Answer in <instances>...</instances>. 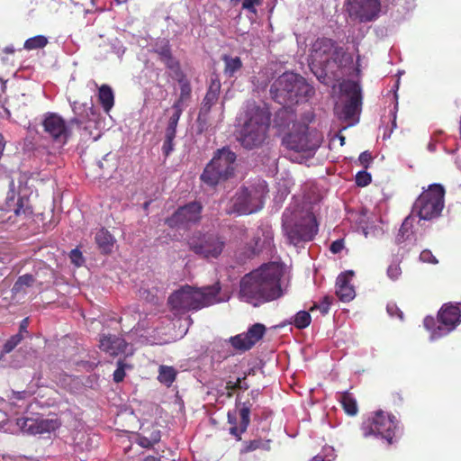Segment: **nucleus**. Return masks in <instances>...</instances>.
Instances as JSON below:
<instances>
[{
	"label": "nucleus",
	"mask_w": 461,
	"mask_h": 461,
	"mask_svg": "<svg viewBox=\"0 0 461 461\" xmlns=\"http://www.w3.org/2000/svg\"><path fill=\"white\" fill-rule=\"evenodd\" d=\"M173 113L169 117L166 131L165 140L162 146L163 154L167 157L174 149V140L176 134V127L183 112V107L177 104L172 105Z\"/></svg>",
	"instance_id": "nucleus-21"
},
{
	"label": "nucleus",
	"mask_w": 461,
	"mask_h": 461,
	"mask_svg": "<svg viewBox=\"0 0 461 461\" xmlns=\"http://www.w3.org/2000/svg\"><path fill=\"white\" fill-rule=\"evenodd\" d=\"M34 284V277L32 275L25 274L20 276L14 284V288L31 287Z\"/></svg>",
	"instance_id": "nucleus-39"
},
{
	"label": "nucleus",
	"mask_w": 461,
	"mask_h": 461,
	"mask_svg": "<svg viewBox=\"0 0 461 461\" xmlns=\"http://www.w3.org/2000/svg\"><path fill=\"white\" fill-rule=\"evenodd\" d=\"M95 242L103 254H110L115 242L113 236L105 229L99 230L95 237Z\"/></svg>",
	"instance_id": "nucleus-25"
},
{
	"label": "nucleus",
	"mask_w": 461,
	"mask_h": 461,
	"mask_svg": "<svg viewBox=\"0 0 461 461\" xmlns=\"http://www.w3.org/2000/svg\"><path fill=\"white\" fill-rule=\"evenodd\" d=\"M176 371L173 366H160L158 369V380L166 384L167 386H170L176 377Z\"/></svg>",
	"instance_id": "nucleus-30"
},
{
	"label": "nucleus",
	"mask_w": 461,
	"mask_h": 461,
	"mask_svg": "<svg viewBox=\"0 0 461 461\" xmlns=\"http://www.w3.org/2000/svg\"><path fill=\"white\" fill-rule=\"evenodd\" d=\"M247 375H245L242 378H239V389L240 390H248L249 384L245 382Z\"/></svg>",
	"instance_id": "nucleus-55"
},
{
	"label": "nucleus",
	"mask_w": 461,
	"mask_h": 461,
	"mask_svg": "<svg viewBox=\"0 0 461 461\" xmlns=\"http://www.w3.org/2000/svg\"><path fill=\"white\" fill-rule=\"evenodd\" d=\"M167 69H168L170 67L174 66L176 62H179V60L173 55V53L160 60Z\"/></svg>",
	"instance_id": "nucleus-51"
},
{
	"label": "nucleus",
	"mask_w": 461,
	"mask_h": 461,
	"mask_svg": "<svg viewBox=\"0 0 461 461\" xmlns=\"http://www.w3.org/2000/svg\"><path fill=\"white\" fill-rule=\"evenodd\" d=\"M259 395L258 390H251L249 393V399L253 401V402H256Z\"/></svg>",
	"instance_id": "nucleus-58"
},
{
	"label": "nucleus",
	"mask_w": 461,
	"mask_h": 461,
	"mask_svg": "<svg viewBox=\"0 0 461 461\" xmlns=\"http://www.w3.org/2000/svg\"><path fill=\"white\" fill-rule=\"evenodd\" d=\"M339 401L345 412L349 416L357 415L358 411L357 403L352 393L343 392L339 394Z\"/></svg>",
	"instance_id": "nucleus-28"
},
{
	"label": "nucleus",
	"mask_w": 461,
	"mask_h": 461,
	"mask_svg": "<svg viewBox=\"0 0 461 461\" xmlns=\"http://www.w3.org/2000/svg\"><path fill=\"white\" fill-rule=\"evenodd\" d=\"M283 290H239V298L254 307L283 296Z\"/></svg>",
	"instance_id": "nucleus-20"
},
{
	"label": "nucleus",
	"mask_w": 461,
	"mask_h": 461,
	"mask_svg": "<svg viewBox=\"0 0 461 461\" xmlns=\"http://www.w3.org/2000/svg\"><path fill=\"white\" fill-rule=\"evenodd\" d=\"M117 365H118V367L113 372V381L115 383H120L125 377V366H126V365L121 359L117 362Z\"/></svg>",
	"instance_id": "nucleus-45"
},
{
	"label": "nucleus",
	"mask_w": 461,
	"mask_h": 461,
	"mask_svg": "<svg viewBox=\"0 0 461 461\" xmlns=\"http://www.w3.org/2000/svg\"><path fill=\"white\" fill-rule=\"evenodd\" d=\"M312 321V317L309 312L299 311L294 317L292 324L294 325L298 330H303L307 328Z\"/></svg>",
	"instance_id": "nucleus-34"
},
{
	"label": "nucleus",
	"mask_w": 461,
	"mask_h": 461,
	"mask_svg": "<svg viewBox=\"0 0 461 461\" xmlns=\"http://www.w3.org/2000/svg\"><path fill=\"white\" fill-rule=\"evenodd\" d=\"M287 285L285 267L270 262L245 275L240 280V288H282Z\"/></svg>",
	"instance_id": "nucleus-6"
},
{
	"label": "nucleus",
	"mask_w": 461,
	"mask_h": 461,
	"mask_svg": "<svg viewBox=\"0 0 461 461\" xmlns=\"http://www.w3.org/2000/svg\"><path fill=\"white\" fill-rule=\"evenodd\" d=\"M266 331L267 328L264 324L255 323L248 329L247 332L230 337L229 342L234 349L246 352L263 339Z\"/></svg>",
	"instance_id": "nucleus-16"
},
{
	"label": "nucleus",
	"mask_w": 461,
	"mask_h": 461,
	"mask_svg": "<svg viewBox=\"0 0 461 461\" xmlns=\"http://www.w3.org/2000/svg\"><path fill=\"white\" fill-rule=\"evenodd\" d=\"M277 116L289 121L287 124H278L280 127L284 126L291 130L282 140L286 149L295 152H312L319 148L320 140L317 138V134L310 132L306 123L295 122L294 114L292 112L284 111Z\"/></svg>",
	"instance_id": "nucleus-5"
},
{
	"label": "nucleus",
	"mask_w": 461,
	"mask_h": 461,
	"mask_svg": "<svg viewBox=\"0 0 461 461\" xmlns=\"http://www.w3.org/2000/svg\"><path fill=\"white\" fill-rule=\"evenodd\" d=\"M444 196L445 189L441 185H429L414 202L411 214L425 221L438 217L444 208Z\"/></svg>",
	"instance_id": "nucleus-9"
},
{
	"label": "nucleus",
	"mask_w": 461,
	"mask_h": 461,
	"mask_svg": "<svg viewBox=\"0 0 461 461\" xmlns=\"http://www.w3.org/2000/svg\"><path fill=\"white\" fill-rule=\"evenodd\" d=\"M351 61L352 58L346 50L330 38L319 37L311 46L309 66L315 74L314 69H318L321 75L330 73L335 77Z\"/></svg>",
	"instance_id": "nucleus-1"
},
{
	"label": "nucleus",
	"mask_w": 461,
	"mask_h": 461,
	"mask_svg": "<svg viewBox=\"0 0 461 461\" xmlns=\"http://www.w3.org/2000/svg\"><path fill=\"white\" fill-rule=\"evenodd\" d=\"M350 92V96L342 109V118L345 121L354 120L356 115L359 113L362 104L361 91L358 86L354 84Z\"/></svg>",
	"instance_id": "nucleus-24"
},
{
	"label": "nucleus",
	"mask_w": 461,
	"mask_h": 461,
	"mask_svg": "<svg viewBox=\"0 0 461 461\" xmlns=\"http://www.w3.org/2000/svg\"><path fill=\"white\" fill-rule=\"evenodd\" d=\"M402 274V269L398 264H392L388 267L387 275L392 280H396Z\"/></svg>",
	"instance_id": "nucleus-49"
},
{
	"label": "nucleus",
	"mask_w": 461,
	"mask_h": 461,
	"mask_svg": "<svg viewBox=\"0 0 461 461\" xmlns=\"http://www.w3.org/2000/svg\"><path fill=\"white\" fill-rule=\"evenodd\" d=\"M236 154L229 148L217 149L212 160L206 165L201 175V180L214 186L234 176L236 170Z\"/></svg>",
	"instance_id": "nucleus-7"
},
{
	"label": "nucleus",
	"mask_w": 461,
	"mask_h": 461,
	"mask_svg": "<svg viewBox=\"0 0 461 461\" xmlns=\"http://www.w3.org/2000/svg\"><path fill=\"white\" fill-rule=\"evenodd\" d=\"M5 53H14V50L13 48H10V47H6L5 49Z\"/></svg>",
	"instance_id": "nucleus-62"
},
{
	"label": "nucleus",
	"mask_w": 461,
	"mask_h": 461,
	"mask_svg": "<svg viewBox=\"0 0 461 461\" xmlns=\"http://www.w3.org/2000/svg\"><path fill=\"white\" fill-rule=\"evenodd\" d=\"M333 303V297L326 295L319 303H314L313 305L309 309L310 312L319 310L322 315L329 312L330 307Z\"/></svg>",
	"instance_id": "nucleus-36"
},
{
	"label": "nucleus",
	"mask_w": 461,
	"mask_h": 461,
	"mask_svg": "<svg viewBox=\"0 0 461 461\" xmlns=\"http://www.w3.org/2000/svg\"><path fill=\"white\" fill-rule=\"evenodd\" d=\"M159 431L152 433V438H148L147 437H140L139 439V444L146 448H149L154 446L155 443L159 441Z\"/></svg>",
	"instance_id": "nucleus-42"
},
{
	"label": "nucleus",
	"mask_w": 461,
	"mask_h": 461,
	"mask_svg": "<svg viewBox=\"0 0 461 461\" xmlns=\"http://www.w3.org/2000/svg\"><path fill=\"white\" fill-rule=\"evenodd\" d=\"M1 291L4 292V294H10L11 297L17 296L20 294L25 292V290H20V289H17V290H1Z\"/></svg>",
	"instance_id": "nucleus-57"
},
{
	"label": "nucleus",
	"mask_w": 461,
	"mask_h": 461,
	"mask_svg": "<svg viewBox=\"0 0 461 461\" xmlns=\"http://www.w3.org/2000/svg\"><path fill=\"white\" fill-rule=\"evenodd\" d=\"M98 100L105 113H109L114 104L113 92L108 85H102L98 89Z\"/></svg>",
	"instance_id": "nucleus-27"
},
{
	"label": "nucleus",
	"mask_w": 461,
	"mask_h": 461,
	"mask_svg": "<svg viewBox=\"0 0 461 461\" xmlns=\"http://www.w3.org/2000/svg\"><path fill=\"white\" fill-rule=\"evenodd\" d=\"M222 60L224 61V74L229 77H234V75L242 68V61L240 57L224 55L222 57Z\"/></svg>",
	"instance_id": "nucleus-29"
},
{
	"label": "nucleus",
	"mask_w": 461,
	"mask_h": 461,
	"mask_svg": "<svg viewBox=\"0 0 461 461\" xmlns=\"http://www.w3.org/2000/svg\"><path fill=\"white\" fill-rule=\"evenodd\" d=\"M219 285V283H217L215 285H208V286H204L203 288H207V289H210V288H219L217 285Z\"/></svg>",
	"instance_id": "nucleus-63"
},
{
	"label": "nucleus",
	"mask_w": 461,
	"mask_h": 461,
	"mask_svg": "<svg viewBox=\"0 0 461 461\" xmlns=\"http://www.w3.org/2000/svg\"><path fill=\"white\" fill-rule=\"evenodd\" d=\"M343 249H344V240L343 239H339V240H334L330 246V250L333 254H338V253L341 252Z\"/></svg>",
	"instance_id": "nucleus-50"
},
{
	"label": "nucleus",
	"mask_w": 461,
	"mask_h": 461,
	"mask_svg": "<svg viewBox=\"0 0 461 461\" xmlns=\"http://www.w3.org/2000/svg\"><path fill=\"white\" fill-rule=\"evenodd\" d=\"M101 350L104 351L111 357H116L120 354H124L128 348V343L124 339L115 336V335H107L103 336L100 339Z\"/></svg>",
	"instance_id": "nucleus-23"
},
{
	"label": "nucleus",
	"mask_w": 461,
	"mask_h": 461,
	"mask_svg": "<svg viewBox=\"0 0 461 461\" xmlns=\"http://www.w3.org/2000/svg\"><path fill=\"white\" fill-rule=\"evenodd\" d=\"M461 303H445L439 309L437 320L427 316L423 320L425 329L431 333L432 339H438L453 331L461 322Z\"/></svg>",
	"instance_id": "nucleus-10"
},
{
	"label": "nucleus",
	"mask_w": 461,
	"mask_h": 461,
	"mask_svg": "<svg viewBox=\"0 0 461 461\" xmlns=\"http://www.w3.org/2000/svg\"><path fill=\"white\" fill-rule=\"evenodd\" d=\"M420 259L423 263H429L433 265L438 263V260L436 258V257L429 249H423L420 254Z\"/></svg>",
	"instance_id": "nucleus-46"
},
{
	"label": "nucleus",
	"mask_w": 461,
	"mask_h": 461,
	"mask_svg": "<svg viewBox=\"0 0 461 461\" xmlns=\"http://www.w3.org/2000/svg\"><path fill=\"white\" fill-rule=\"evenodd\" d=\"M236 408L228 411V423L230 425L229 431L237 440H240L241 435L247 430L250 423L251 410L241 406H236Z\"/></svg>",
	"instance_id": "nucleus-18"
},
{
	"label": "nucleus",
	"mask_w": 461,
	"mask_h": 461,
	"mask_svg": "<svg viewBox=\"0 0 461 461\" xmlns=\"http://www.w3.org/2000/svg\"><path fill=\"white\" fill-rule=\"evenodd\" d=\"M29 318L26 317L24 319L22 320V321L20 322V326H19V332L17 334H26L28 335L29 334V331H28V326H29Z\"/></svg>",
	"instance_id": "nucleus-52"
},
{
	"label": "nucleus",
	"mask_w": 461,
	"mask_h": 461,
	"mask_svg": "<svg viewBox=\"0 0 461 461\" xmlns=\"http://www.w3.org/2000/svg\"><path fill=\"white\" fill-rule=\"evenodd\" d=\"M44 131L53 141L66 144L71 136V131L66 121L59 114L47 113L42 121Z\"/></svg>",
	"instance_id": "nucleus-15"
},
{
	"label": "nucleus",
	"mask_w": 461,
	"mask_h": 461,
	"mask_svg": "<svg viewBox=\"0 0 461 461\" xmlns=\"http://www.w3.org/2000/svg\"><path fill=\"white\" fill-rule=\"evenodd\" d=\"M180 288H187V289H190V288H195L194 286H191L189 285H185L183 286H181Z\"/></svg>",
	"instance_id": "nucleus-64"
},
{
	"label": "nucleus",
	"mask_w": 461,
	"mask_h": 461,
	"mask_svg": "<svg viewBox=\"0 0 461 461\" xmlns=\"http://www.w3.org/2000/svg\"><path fill=\"white\" fill-rule=\"evenodd\" d=\"M48 42L49 41L47 37L43 35H37L27 39L23 44V48L27 50L43 49Z\"/></svg>",
	"instance_id": "nucleus-33"
},
{
	"label": "nucleus",
	"mask_w": 461,
	"mask_h": 461,
	"mask_svg": "<svg viewBox=\"0 0 461 461\" xmlns=\"http://www.w3.org/2000/svg\"><path fill=\"white\" fill-rule=\"evenodd\" d=\"M230 203L227 214L247 215L257 212L263 208V190L257 187H242L235 194Z\"/></svg>",
	"instance_id": "nucleus-12"
},
{
	"label": "nucleus",
	"mask_w": 461,
	"mask_h": 461,
	"mask_svg": "<svg viewBox=\"0 0 461 461\" xmlns=\"http://www.w3.org/2000/svg\"><path fill=\"white\" fill-rule=\"evenodd\" d=\"M5 147V140L4 136L0 133V158H2Z\"/></svg>",
	"instance_id": "nucleus-59"
},
{
	"label": "nucleus",
	"mask_w": 461,
	"mask_h": 461,
	"mask_svg": "<svg viewBox=\"0 0 461 461\" xmlns=\"http://www.w3.org/2000/svg\"><path fill=\"white\" fill-rule=\"evenodd\" d=\"M238 385H239V378L237 379L236 382H231V381L227 382L226 388L228 390L233 391V390L239 389Z\"/></svg>",
	"instance_id": "nucleus-56"
},
{
	"label": "nucleus",
	"mask_w": 461,
	"mask_h": 461,
	"mask_svg": "<svg viewBox=\"0 0 461 461\" xmlns=\"http://www.w3.org/2000/svg\"><path fill=\"white\" fill-rule=\"evenodd\" d=\"M270 126V113L255 102L246 105L244 122L241 127L239 141L246 149L260 148L267 138Z\"/></svg>",
	"instance_id": "nucleus-2"
},
{
	"label": "nucleus",
	"mask_w": 461,
	"mask_h": 461,
	"mask_svg": "<svg viewBox=\"0 0 461 461\" xmlns=\"http://www.w3.org/2000/svg\"><path fill=\"white\" fill-rule=\"evenodd\" d=\"M313 93V88L303 77L292 72L278 77L270 87L272 98L282 105L297 104L300 98L310 97Z\"/></svg>",
	"instance_id": "nucleus-3"
},
{
	"label": "nucleus",
	"mask_w": 461,
	"mask_h": 461,
	"mask_svg": "<svg viewBox=\"0 0 461 461\" xmlns=\"http://www.w3.org/2000/svg\"><path fill=\"white\" fill-rule=\"evenodd\" d=\"M319 224L312 212L306 213L298 222L294 224H284V230L288 242L294 246L301 242L313 240L318 232Z\"/></svg>",
	"instance_id": "nucleus-14"
},
{
	"label": "nucleus",
	"mask_w": 461,
	"mask_h": 461,
	"mask_svg": "<svg viewBox=\"0 0 461 461\" xmlns=\"http://www.w3.org/2000/svg\"><path fill=\"white\" fill-rule=\"evenodd\" d=\"M311 461H324V457L322 456L317 455L312 457Z\"/></svg>",
	"instance_id": "nucleus-61"
},
{
	"label": "nucleus",
	"mask_w": 461,
	"mask_h": 461,
	"mask_svg": "<svg viewBox=\"0 0 461 461\" xmlns=\"http://www.w3.org/2000/svg\"><path fill=\"white\" fill-rule=\"evenodd\" d=\"M69 258L76 267H81L85 263L82 252L78 249H74L69 253Z\"/></svg>",
	"instance_id": "nucleus-43"
},
{
	"label": "nucleus",
	"mask_w": 461,
	"mask_h": 461,
	"mask_svg": "<svg viewBox=\"0 0 461 461\" xmlns=\"http://www.w3.org/2000/svg\"><path fill=\"white\" fill-rule=\"evenodd\" d=\"M17 424L23 432L36 435L55 431L60 423L57 419L23 418L18 420Z\"/></svg>",
	"instance_id": "nucleus-19"
},
{
	"label": "nucleus",
	"mask_w": 461,
	"mask_h": 461,
	"mask_svg": "<svg viewBox=\"0 0 461 461\" xmlns=\"http://www.w3.org/2000/svg\"><path fill=\"white\" fill-rule=\"evenodd\" d=\"M24 335L15 334L10 337L4 344L2 353L8 354L12 352L16 346H18L21 341L23 339Z\"/></svg>",
	"instance_id": "nucleus-37"
},
{
	"label": "nucleus",
	"mask_w": 461,
	"mask_h": 461,
	"mask_svg": "<svg viewBox=\"0 0 461 461\" xmlns=\"http://www.w3.org/2000/svg\"><path fill=\"white\" fill-rule=\"evenodd\" d=\"M358 162L365 169H367L369 165L373 162L371 153L368 150L362 152L358 157Z\"/></svg>",
	"instance_id": "nucleus-47"
},
{
	"label": "nucleus",
	"mask_w": 461,
	"mask_h": 461,
	"mask_svg": "<svg viewBox=\"0 0 461 461\" xmlns=\"http://www.w3.org/2000/svg\"><path fill=\"white\" fill-rule=\"evenodd\" d=\"M254 403L255 402H253V401H251L250 399H247L242 402L237 401L236 406L247 407V409L251 410Z\"/></svg>",
	"instance_id": "nucleus-54"
},
{
	"label": "nucleus",
	"mask_w": 461,
	"mask_h": 461,
	"mask_svg": "<svg viewBox=\"0 0 461 461\" xmlns=\"http://www.w3.org/2000/svg\"><path fill=\"white\" fill-rule=\"evenodd\" d=\"M180 86V95L178 99L174 103L183 107V103L189 100L191 97L192 87L189 80L185 77L177 81Z\"/></svg>",
	"instance_id": "nucleus-32"
},
{
	"label": "nucleus",
	"mask_w": 461,
	"mask_h": 461,
	"mask_svg": "<svg viewBox=\"0 0 461 461\" xmlns=\"http://www.w3.org/2000/svg\"><path fill=\"white\" fill-rule=\"evenodd\" d=\"M82 123H83V122L81 120H79L78 118H73L69 122V124H71V125L76 124L78 127H80L82 125Z\"/></svg>",
	"instance_id": "nucleus-60"
},
{
	"label": "nucleus",
	"mask_w": 461,
	"mask_h": 461,
	"mask_svg": "<svg viewBox=\"0 0 461 461\" xmlns=\"http://www.w3.org/2000/svg\"><path fill=\"white\" fill-rule=\"evenodd\" d=\"M371 175L366 170L359 171L356 175V184L357 186H366L371 183Z\"/></svg>",
	"instance_id": "nucleus-40"
},
{
	"label": "nucleus",
	"mask_w": 461,
	"mask_h": 461,
	"mask_svg": "<svg viewBox=\"0 0 461 461\" xmlns=\"http://www.w3.org/2000/svg\"><path fill=\"white\" fill-rule=\"evenodd\" d=\"M189 249L203 258H217L225 247L224 239L217 233L194 231L186 239Z\"/></svg>",
	"instance_id": "nucleus-11"
},
{
	"label": "nucleus",
	"mask_w": 461,
	"mask_h": 461,
	"mask_svg": "<svg viewBox=\"0 0 461 461\" xmlns=\"http://www.w3.org/2000/svg\"><path fill=\"white\" fill-rule=\"evenodd\" d=\"M152 52L158 56L159 60L172 54L170 42L167 39H158L152 47Z\"/></svg>",
	"instance_id": "nucleus-31"
},
{
	"label": "nucleus",
	"mask_w": 461,
	"mask_h": 461,
	"mask_svg": "<svg viewBox=\"0 0 461 461\" xmlns=\"http://www.w3.org/2000/svg\"><path fill=\"white\" fill-rule=\"evenodd\" d=\"M262 1L263 0H243L242 8L248 10L250 13L256 14V6L260 5L262 4Z\"/></svg>",
	"instance_id": "nucleus-48"
},
{
	"label": "nucleus",
	"mask_w": 461,
	"mask_h": 461,
	"mask_svg": "<svg viewBox=\"0 0 461 461\" xmlns=\"http://www.w3.org/2000/svg\"><path fill=\"white\" fill-rule=\"evenodd\" d=\"M203 205L200 202H190L179 206L169 217L165 219V224L170 229L189 230L198 224L202 219Z\"/></svg>",
	"instance_id": "nucleus-13"
},
{
	"label": "nucleus",
	"mask_w": 461,
	"mask_h": 461,
	"mask_svg": "<svg viewBox=\"0 0 461 461\" xmlns=\"http://www.w3.org/2000/svg\"><path fill=\"white\" fill-rule=\"evenodd\" d=\"M356 290H336L337 297L342 303H349L356 297Z\"/></svg>",
	"instance_id": "nucleus-44"
},
{
	"label": "nucleus",
	"mask_w": 461,
	"mask_h": 461,
	"mask_svg": "<svg viewBox=\"0 0 461 461\" xmlns=\"http://www.w3.org/2000/svg\"><path fill=\"white\" fill-rule=\"evenodd\" d=\"M23 198L20 197L16 203V208L14 209V213L16 215H20L21 213H25L26 209L23 208Z\"/></svg>",
	"instance_id": "nucleus-53"
},
{
	"label": "nucleus",
	"mask_w": 461,
	"mask_h": 461,
	"mask_svg": "<svg viewBox=\"0 0 461 461\" xmlns=\"http://www.w3.org/2000/svg\"><path fill=\"white\" fill-rule=\"evenodd\" d=\"M413 223L414 216L411 213L404 219L399 229L398 234L396 235L395 240L398 244L403 243L413 237Z\"/></svg>",
	"instance_id": "nucleus-26"
},
{
	"label": "nucleus",
	"mask_w": 461,
	"mask_h": 461,
	"mask_svg": "<svg viewBox=\"0 0 461 461\" xmlns=\"http://www.w3.org/2000/svg\"><path fill=\"white\" fill-rule=\"evenodd\" d=\"M259 448L269 449L268 441H263L262 439H253L245 443V447L242 452L248 453Z\"/></svg>",
	"instance_id": "nucleus-38"
},
{
	"label": "nucleus",
	"mask_w": 461,
	"mask_h": 461,
	"mask_svg": "<svg viewBox=\"0 0 461 461\" xmlns=\"http://www.w3.org/2000/svg\"><path fill=\"white\" fill-rule=\"evenodd\" d=\"M349 12L361 23L376 19L381 11L379 0H348Z\"/></svg>",
	"instance_id": "nucleus-17"
},
{
	"label": "nucleus",
	"mask_w": 461,
	"mask_h": 461,
	"mask_svg": "<svg viewBox=\"0 0 461 461\" xmlns=\"http://www.w3.org/2000/svg\"><path fill=\"white\" fill-rule=\"evenodd\" d=\"M221 92V82L218 79H212L202 102L197 121L200 123H206L212 107L218 102Z\"/></svg>",
	"instance_id": "nucleus-22"
},
{
	"label": "nucleus",
	"mask_w": 461,
	"mask_h": 461,
	"mask_svg": "<svg viewBox=\"0 0 461 461\" xmlns=\"http://www.w3.org/2000/svg\"><path fill=\"white\" fill-rule=\"evenodd\" d=\"M229 298V290H175L168 298V303L173 310L186 312L199 310Z\"/></svg>",
	"instance_id": "nucleus-4"
},
{
	"label": "nucleus",
	"mask_w": 461,
	"mask_h": 461,
	"mask_svg": "<svg viewBox=\"0 0 461 461\" xmlns=\"http://www.w3.org/2000/svg\"><path fill=\"white\" fill-rule=\"evenodd\" d=\"M398 420L395 416L382 410L369 413L362 421L360 431L363 438L380 437L391 445L395 437Z\"/></svg>",
	"instance_id": "nucleus-8"
},
{
	"label": "nucleus",
	"mask_w": 461,
	"mask_h": 461,
	"mask_svg": "<svg viewBox=\"0 0 461 461\" xmlns=\"http://www.w3.org/2000/svg\"><path fill=\"white\" fill-rule=\"evenodd\" d=\"M355 276L354 271L348 270L339 275L336 280V288H354L350 285L351 280Z\"/></svg>",
	"instance_id": "nucleus-35"
},
{
	"label": "nucleus",
	"mask_w": 461,
	"mask_h": 461,
	"mask_svg": "<svg viewBox=\"0 0 461 461\" xmlns=\"http://www.w3.org/2000/svg\"><path fill=\"white\" fill-rule=\"evenodd\" d=\"M168 70L170 72V77L176 81L186 77V75L185 74L181 68L180 61L176 62L174 66L170 67Z\"/></svg>",
	"instance_id": "nucleus-41"
}]
</instances>
